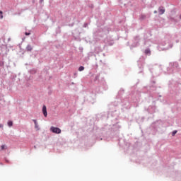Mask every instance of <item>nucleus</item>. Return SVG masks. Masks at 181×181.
<instances>
[{
	"mask_svg": "<svg viewBox=\"0 0 181 181\" xmlns=\"http://www.w3.org/2000/svg\"><path fill=\"white\" fill-rule=\"evenodd\" d=\"M50 131L54 134H62V129L59 127H51Z\"/></svg>",
	"mask_w": 181,
	"mask_h": 181,
	"instance_id": "obj_1",
	"label": "nucleus"
},
{
	"mask_svg": "<svg viewBox=\"0 0 181 181\" xmlns=\"http://www.w3.org/2000/svg\"><path fill=\"white\" fill-rule=\"evenodd\" d=\"M42 114L44 115V117H47V108L46 107V105H43L42 107Z\"/></svg>",
	"mask_w": 181,
	"mask_h": 181,
	"instance_id": "obj_2",
	"label": "nucleus"
},
{
	"mask_svg": "<svg viewBox=\"0 0 181 181\" xmlns=\"http://www.w3.org/2000/svg\"><path fill=\"white\" fill-rule=\"evenodd\" d=\"M34 124H35V129H36V131H39V124H37V121L36 119H33V120Z\"/></svg>",
	"mask_w": 181,
	"mask_h": 181,
	"instance_id": "obj_3",
	"label": "nucleus"
},
{
	"mask_svg": "<svg viewBox=\"0 0 181 181\" xmlns=\"http://www.w3.org/2000/svg\"><path fill=\"white\" fill-rule=\"evenodd\" d=\"M158 12L160 15H163V13H165V8H163V7H160L158 8Z\"/></svg>",
	"mask_w": 181,
	"mask_h": 181,
	"instance_id": "obj_4",
	"label": "nucleus"
},
{
	"mask_svg": "<svg viewBox=\"0 0 181 181\" xmlns=\"http://www.w3.org/2000/svg\"><path fill=\"white\" fill-rule=\"evenodd\" d=\"M33 49V48L32 47L31 45H28L27 47H26V49H27L28 52H32Z\"/></svg>",
	"mask_w": 181,
	"mask_h": 181,
	"instance_id": "obj_5",
	"label": "nucleus"
},
{
	"mask_svg": "<svg viewBox=\"0 0 181 181\" xmlns=\"http://www.w3.org/2000/svg\"><path fill=\"white\" fill-rule=\"evenodd\" d=\"M8 148V147L6 146V145H1V151H5Z\"/></svg>",
	"mask_w": 181,
	"mask_h": 181,
	"instance_id": "obj_6",
	"label": "nucleus"
},
{
	"mask_svg": "<svg viewBox=\"0 0 181 181\" xmlns=\"http://www.w3.org/2000/svg\"><path fill=\"white\" fill-rule=\"evenodd\" d=\"M8 127H12L13 125V122L12 121H9L8 122Z\"/></svg>",
	"mask_w": 181,
	"mask_h": 181,
	"instance_id": "obj_7",
	"label": "nucleus"
},
{
	"mask_svg": "<svg viewBox=\"0 0 181 181\" xmlns=\"http://www.w3.org/2000/svg\"><path fill=\"white\" fill-rule=\"evenodd\" d=\"M84 70V66H81L78 68V71H83Z\"/></svg>",
	"mask_w": 181,
	"mask_h": 181,
	"instance_id": "obj_8",
	"label": "nucleus"
},
{
	"mask_svg": "<svg viewBox=\"0 0 181 181\" xmlns=\"http://www.w3.org/2000/svg\"><path fill=\"white\" fill-rule=\"evenodd\" d=\"M176 134H177V130H175V131L173 132L172 136H175V135H176Z\"/></svg>",
	"mask_w": 181,
	"mask_h": 181,
	"instance_id": "obj_9",
	"label": "nucleus"
},
{
	"mask_svg": "<svg viewBox=\"0 0 181 181\" xmlns=\"http://www.w3.org/2000/svg\"><path fill=\"white\" fill-rule=\"evenodd\" d=\"M0 19H4V14L2 11H0Z\"/></svg>",
	"mask_w": 181,
	"mask_h": 181,
	"instance_id": "obj_10",
	"label": "nucleus"
},
{
	"mask_svg": "<svg viewBox=\"0 0 181 181\" xmlns=\"http://www.w3.org/2000/svg\"><path fill=\"white\" fill-rule=\"evenodd\" d=\"M25 35L26 36H29V35H30V33H25Z\"/></svg>",
	"mask_w": 181,
	"mask_h": 181,
	"instance_id": "obj_11",
	"label": "nucleus"
},
{
	"mask_svg": "<svg viewBox=\"0 0 181 181\" xmlns=\"http://www.w3.org/2000/svg\"><path fill=\"white\" fill-rule=\"evenodd\" d=\"M154 13H158V11H154Z\"/></svg>",
	"mask_w": 181,
	"mask_h": 181,
	"instance_id": "obj_12",
	"label": "nucleus"
},
{
	"mask_svg": "<svg viewBox=\"0 0 181 181\" xmlns=\"http://www.w3.org/2000/svg\"><path fill=\"white\" fill-rule=\"evenodd\" d=\"M2 127H4L2 124H0V128H2Z\"/></svg>",
	"mask_w": 181,
	"mask_h": 181,
	"instance_id": "obj_13",
	"label": "nucleus"
}]
</instances>
